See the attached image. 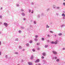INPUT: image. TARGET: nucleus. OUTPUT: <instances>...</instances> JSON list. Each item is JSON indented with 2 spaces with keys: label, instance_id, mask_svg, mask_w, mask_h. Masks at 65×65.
Here are the masks:
<instances>
[{
  "label": "nucleus",
  "instance_id": "obj_17",
  "mask_svg": "<svg viewBox=\"0 0 65 65\" xmlns=\"http://www.w3.org/2000/svg\"><path fill=\"white\" fill-rule=\"evenodd\" d=\"M36 38H37L38 37V35H36L35 36Z\"/></svg>",
  "mask_w": 65,
  "mask_h": 65
},
{
  "label": "nucleus",
  "instance_id": "obj_39",
  "mask_svg": "<svg viewBox=\"0 0 65 65\" xmlns=\"http://www.w3.org/2000/svg\"><path fill=\"white\" fill-rule=\"evenodd\" d=\"M63 50H65V48H63Z\"/></svg>",
  "mask_w": 65,
  "mask_h": 65
},
{
  "label": "nucleus",
  "instance_id": "obj_1",
  "mask_svg": "<svg viewBox=\"0 0 65 65\" xmlns=\"http://www.w3.org/2000/svg\"><path fill=\"white\" fill-rule=\"evenodd\" d=\"M4 25L6 26V27H7V26H8V24H7L6 23H4Z\"/></svg>",
  "mask_w": 65,
  "mask_h": 65
},
{
  "label": "nucleus",
  "instance_id": "obj_14",
  "mask_svg": "<svg viewBox=\"0 0 65 65\" xmlns=\"http://www.w3.org/2000/svg\"><path fill=\"white\" fill-rule=\"evenodd\" d=\"M30 43H32V40H30V41L29 42Z\"/></svg>",
  "mask_w": 65,
  "mask_h": 65
},
{
  "label": "nucleus",
  "instance_id": "obj_28",
  "mask_svg": "<svg viewBox=\"0 0 65 65\" xmlns=\"http://www.w3.org/2000/svg\"><path fill=\"white\" fill-rule=\"evenodd\" d=\"M29 12H31V10H29Z\"/></svg>",
  "mask_w": 65,
  "mask_h": 65
},
{
  "label": "nucleus",
  "instance_id": "obj_9",
  "mask_svg": "<svg viewBox=\"0 0 65 65\" xmlns=\"http://www.w3.org/2000/svg\"><path fill=\"white\" fill-rule=\"evenodd\" d=\"M62 35V34L61 33H60L58 34V35L59 36H60V35Z\"/></svg>",
  "mask_w": 65,
  "mask_h": 65
},
{
  "label": "nucleus",
  "instance_id": "obj_34",
  "mask_svg": "<svg viewBox=\"0 0 65 65\" xmlns=\"http://www.w3.org/2000/svg\"><path fill=\"white\" fill-rule=\"evenodd\" d=\"M1 42L0 41V45H1Z\"/></svg>",
  "mask_w": 65,
  "mask_h": 65
},
{
  "label": "nucleus",
  "instance_id": "obj_8",
  "mask_svg": "<svg viewBox=\"0 0 65 65\" xmlns=\"http://www.w3.org/2000/svg\"><path fill=\"white\" fill-rule=\"evenodd\" d=\"M62 16H63V17H65V14L64 13H63L62 14Z\"/></svg>",
  "mask_w": 65,
  "mask_h": 65
},
{
  "label": "nucleus",
  "instance_id": "obj_5",
  "mask_svg": "<svg viewBox=\"0 0 65 65\" xmlns=\"http://www.w3.org/2000/svg\"><path fill=\"white\" fill-rule=\"evenodd\" d=\"M22 14L23 16H25V13H22Z\"/></svg>",
  "mask_w": 65,
  "mask_h": 65
},
{
  "label": "nucleus",
  "instance_id": "obj_12",
  "mask_svg": "<svg viewBox=\"0 0 65 65\" xmlns=\"http://www.w3.org/2000/svg\"><path fill=\"white\" fill-rule=\"evenodd\" d=\"M51 43H52V44H54V42L53 41H52L51 42Z\"/></svg>",
  "mask_w": 65,
  "mask_h": 65
},
{
  "label": "nucleus",
  "instance_id": "obj_16",
  "mask_svg": "<svg viewBox=\"0 0 65 65\" xmlns=\"http://www.w3.org/2000/svg\"><path fill=\"white\" fill-rule=\"evenodd\" d=\"M49 26L47 25H46V28H49Z\"/></svg>",
  "mask_w": 65,
  "mask_h": 65
},
{
  "label": "nucleus",
  "instance_id": "obj_7",
  "mask_svg": "<svg viewBox=\"0 0 65 65\" xmlns=\"http://www.w3.org/2000/svg\"><path fill=\"white\" fill-rule=\"evenodd\" d=\"M35 41H37L38 40V39L37 38H35Z\"/></svg>",
  "mask_w": 65,
  "mask_h": 65
},
{
  "label": "nucleus",
  "instance_id": "obj_32",
  "mask_svg": "<svg viewBox=\"0 0 65 65\" xmlns=\"http://www.w3.org/2000/svg\"><path fill=\"white\" fill-rule=\"evenodd\" d=\"M51 33H53V32L52 31H50Z\"/></svg>",
  "mask_w": 65,
  "mask_h": 65
},
{
  "label": "nucleus",
  "instance_id": "obj_15",
  "mask_svg": "<svg viewBox=\"0 0 65 65\" xmlns=\"http://www.w3.org/2000/svg\"><path fill=\"white\" fill-rule=\"evenodd\" d=\"M59 61V59H57V60H56V61L57 62Z\"/></svg>",
  "mask_w": 65,
  "mask_h": 65
},
{
  "label": "nucleus",
  "instance_id": "obj_41",
  "mask_svg": "<svg viewBox=\"0 0 65 65\" xmlns=\"http://www.w3.org/2000/svg\"><path fill=\"white\" fill-rule=\"evenodd\" d=\"M22 51H25V49H23L22 50Z\"/></svg>",
  "mask_w": 65,
  "mask_h": 65
},
{
  "label": "nucleus",
  "instance_id": "obj_33",
  "mask_svg": "<svg viewBox=\"0 0 65 65\" xmlns=\"http://www.w3.org/2000/svg\"><path fill=\"white\" fill-rule=\"evenodd\" d=\"M19 33H21V31H20V30H19Z\"/></svg>",
  "mask_w": 65,
  "mask_h": 65
},
{
  "label": "nucleus",
  "instance_id": "obj_2",
  "mask_svg": "<svg viewBox=\"0 0 65 65\" xmlns=\"http://www.w3.org/2000/svg\"><path fill=\"white\" fill-rule=\"evenodd\" d=\"M53 54H57V52H56V51H53Z\"/></svg>",
  "mask_w": 65,
  "mask_h": 65
},
{
  "label": "nucleus",
  "instance_id": "obj_37",
  "mask_svg": "<svg viewBox=\"0 0 65 65\" xmlns=\"http://www.w3.org/2000/svg\"><path fill=\"white\" fill-rule=\"evenodd\" d=\"M48 37H50V35H48Z\"/></svg>",
  "mask_w": 65,
  "mask_h": 65
},
{
  "label": "nucleus",
  "instance_id": "obj_45",
  "mask_svg": "<svg viewBox=\"0 0 65 65\" xmlns=\"http://www.w3.org/2000/svg\"><path fill=\"white\" fill-rule=\"evenodd\" d=\"M64 1H65V0H63Z\"/></svg>",
  "mask_w": 65,
  "mask_h": 65
},
{
  "label": "nucleus",
  "instance_id": "obj_40",
  "mask_svg": "<svg viewBox=\"0 0 65 65\" xmlns=\"http://www.w3.org/2000/svg\"><path fill=\"white\" fill-rule=\"evenodd\" d=\"M1 55V52H0V55Z\"/></svg>",
  "mask_w": 65,
  "mask_h": 65
},
{
  "label": "nucleus",
  "instance_id": "obj_27",
  "mask_svg": "<svg viewBox=\"0 0 65 65\" xmlns=\"http://www.w3.org/2000/svg\"><path fill=\"white\" fill-rule=\"evenodd\" d=\"M55 59H57V57H55Z\"/></svg>",
  "mask_w": 65,
  "mask_h": 65
},
{
  "label": "nucleus",
  "instance_id": "obj_25",
  "mask_svg": "<svg viewBox=\"0 0 65 65\" xmlns=\"http://www.w3.org/2000/svg\"><path fill=\"white\" fill-rule=\"evenodd\" d=\"M6 58H7V55H6L5 56Z\"/></svg>",
  "mask_w": 65,
  "mask_h": 65
},
{
  "label": "nucleus",
  "instance_id": "obj_21",
  "mask_svg": "<svg viewBox=\"0 0 65 65\" xmlns=\"http://www.w3.org/2000/svg\"><path fill=\"white\" fill-rule=\"evenodd\" d=\"M42 40H44V38H43L42 39Z\"/></svg>",
  "mask_w": 65,
  "mask_h": 65
},
{
  "label": "nucleus",
  "instance_id": "obj_36",
  "mask_svg": "<svg viewBox=\"0 0 65 65\" xmlns=\"http://www.w3.org/2000/svg\"><path fill=\"white\" fill-rule=\"evenodd\" d=\"M59 7H57V9H59Z\"/></svg>",
  "mask_w": 65,
  "mask_h": 65
},
{
  "label": "nucleus",
  "instance_id": "obj_30",
  "mask_svg": "<svg viewBox=\"0 0 65 65\" xmlns=\"http://www.w3.org/2000/svg\"><path fill=\"white\" fill-rule=\"evenodd\" d=\"M2 17L1 16H0V18H2Z\"/></svg>",
  "mask_w": 65,
  "mask_h": 65
},
{
  "label": "nucleus",
  "instance_id": "obj_43",
  "mask_svg": "<svg viewBox=\"0 0 65 65\" xmlns=\"http://www.w3.org/2000/svg\"><path fill=\"white\" fill-rule=\"evenodd\" d=\"M55 36H57L56 35H55Z\"/></svg>",
  "mask_w": 65,
  "mask_h": 65
},
{
  "label": "nucleus",
  "instance_id": "obj_11",
  "mask_svg": "<svg viewBox=\"0 0 65 65\" xmlns=\"http://www.w3.org/2000/svg\"><path fill=\"white\" fill-rule=\"evenodd\" d=\"M54 44H57V42H54Z\"/></svg>",
  "mask_w": 65,
  "mask_h": 65
},
{
  "label": "nucleus",
  "instance_id": "obj_44",
  "mask_svg": "<svg viewBox=\"0 0 65 65\" xmlns=\"http://www.w3.org/2000/svg\"><path fill=\"white\" fill-rule=\"evenodd\" d=\"M63 12H64V13H65V11Z\"/></svg>",
  "mask_w": 65,
  "mask_h": 65
},
{
  "label": "nucleus",
  "instance_id": "obj_38",
  "mask_svg": "<svg viewBox=\"0 0 65 65\" xmlns=\"http://www.w3.org/2000/svg\"><path fill=\"white\" fill-rule=\"evenodd\" d=\"M19 47L20 48H21V46H20Z\"/></svg>",
  "mask_w": 65,
  "mask_h": 65
},
{
  "label": "nucleus",
  "instance_id": "obj_31",
  "mask_svg": "<svg viewBox=\"0 0 65 65\" xmlns=\"http://www.w3.org/2000/svg\"><path fill=\"white\" fill-rule=\"evenodd\" d=\"M34 24H35L36 23V22H34Z\"/></svg>",
  "mask_w": 65,
  "mask_h": 65
},
{
  "label": "nucleus",
  "instance_id": "obj_26",
  "mask_svg": "<svg viewBox=\"0 0 65 65\" xmlns=\"http://www.w3.org/2000/svg\"><path fill=\"white\" fill-rule=\"evenodd\" d=\"M63 4L64 5V6L65 5V3H63Z\"/></svg>",
  "mask_w": 65,
  "mask_h": 65
},
{
  "label": "nucleus",
  "instance_id": "obj_10",
  "mask_svg": "<svg viewBox=\"0 0 65 65\" xmlns=\"http://www.w3.org/2000/svg\"><path fill=\"white\" fill-rule=\"evenodd\" d=\"M48 47V45H46L45 46V48H46V47Z\"/></svg>",
  "mask_w": 65,
  "mask_h": 65
},
{
  "label": "nucleus",
  "instance_id": "obj_23",
  "mask_svg": "<svg viewBox=\"0 0 65 65\" xmlns=\"http://www.w3.org/2000/svg\"><path fill=\"white\" fill-rule=\"evenodd\" d=\"M21 11H24V10L22 9L21 10Z\"/></svg>",
  "mask_w": 65,
  "mask_h": 65
},
{
  "label": "nucleus",
  "instance_id": "obj_18",
  "mask_svg": "<svg viewBox=\"0 0 65 65\" xmlns=\"http://www.w3.org/2000/svg\"><path fill=\"white\" fill-rule=\"evenodd\" d=\"M33 56H31V59H33Z\"/></svg>",
  "mask_w": 65,
  "mask_h": 65
},
{
  "label": "nucleus",
  "instance_id": "obj_46",
  "mask_svg": "<svg viewBox=\"0 0 65 65\" xmlns=\"http://www.w3.org/2000/svg\"><path fill=\"white\" fill-rule=\"evenodd\" d=\"M17 65H19V64H18Z\"/></svg>",
  "mask_w": 65,
  "mask_h": 65
},
{
  "label": "nucleus",
  "instance_id": "obj_42",
  "mask_svg": "<svg viewBox=\"0 0 65 65\" xmlns=\"http://www.w3.org/2000/svg\"><path fill=\"white\" fill-rule=\"evenodd\" d=\"M24 20H25V19L24 18Z\"/></svg>",
  "mask_w": 65,
  "mask_h": 65
},
{
  "label": "nucleus",
  "instance_id": "obj_19",
  "mask_svg": "<svg viewBox=\"0 0 65 65\" xmlns=\"http://www.w3.org/2000/svg\"><path fill=\"white\" fill-rule=\"evenodd\" d=\"M42 59H44V57L43 56H42Z\"/></svg>",
  "mask_w": 65,
  "mask_h": 65
},
{
  "label": "nucleus",
  "instance_id": "obj_6",
  "mask_svg": "<svg viewBox=\"0 0 65 65\" xmlns=\"http://www.w3.org/2000/svg\"><path fill=\"white\" fill-rule=\"evenodd\" d=\"M28 64L29 65H31L32 64V63L30 62H28Z\"/></svg>",
  "mask_w": 65,
  "mask_h": 65
},
{
  "label": "nucleus",
  "instance_id": "obj_29",
  "mask_svg": "<svg viewBox=\"0 0 65 65\" xmlns=\"http://www.w3.org/2000/svg\"><path fill=\"white\" fill-rule=\"evenodd\" d=\"M33 13V10H32V11L31 12V13Z\"/></svg>",
  "mask_w": 65,
  "mask_h": 65
},
{
  "label": "nucleus",
  "instance_id": "obj_35",
  "mask_svg": "<svg viewBox=\"0 0 65 65\" xmlns=\"http://www.w3.org/2000/svg\"><path fill=\"white\" fill-rule=\"evenodd\" d=\"M38 50H40L39 48H38Z\"/></svg>",
  "mask_w": 65,
  "mask_h": 65
},
{
  "label": "nucleus",
  "instance_id": "obj_3",
  "mask_svg": "<svg viewBox=\"0 0 65 65\" xmlns=\"http://www.w3.org/2000/svg\"><path fill=\"white\" fill-rule=\"evenodd\" d=\"M39 62V60L38 59H37L35 61V63H37V62Z\"/></svg>",
  "mask_w": 65,
  "mask_h": 65
},
{
  "label": "nucleus",
  "instance_id": "obj_20",
  "mask_svg": "<svg viewBox=\"0 0 65 65\" xmlns=\"http://www.w3.org/2000/svg\"><path fill=\"white\" fill-rule=\"evenodd\" d=\"M26 45H27V46H29V44L27 43L26 44Z\"/></svg>",
  "mask_w": 65,
  "mask_h": 65
},
{
  "label": "nucleus",
  "instance_id": "obj_4",
  "mask_svg": "<svg viewBox=\"0 0 65 65\" xmlns=\"http://www.w3.org/2000/svg\"><path fill=\"white\" fill-rule=\"evenodd\" d=\"M42 55L43 56H46V54L44 52L42 53Z\"/></svg>",
  "mask_w": 65,
  "mask_h": 65
},
{
  "label": "nucleus",
  "instance_id": "obj_24",
  "mask_svg": "<svg viewBox=\"0 0 65 65\" xmlns=\"http://www.w3.org/2000/svg\"><path fill=\"white\" fill-rule=\"evenodd\" d=\"M17 6H19V5H18V4H17Z\"/></svg>",
  "mask_w": 65,
  "mask_h": 65
},
{
  "label": "nucleus",
  "instance_id": "obj_13",
  "mask_svg": "<svg viewBox=\"0 0 65 65\" xmlns=\"http://www.w3.org/2000/svg\"><path fill=\"white\" fill-rule=\"evenodd\" d=\"M32 51H33V52H35V49H32Z\"/></svg>",
  "mask_w": 65,
  "mask_h": 65
},
{
  "label": "nucleus",
  "instance_id": "obj_22",
  "mask_svg": "<svg viewBox=\"0 0 65 65\" xmlns=\"http://www.w3.org/2000/svg\"><path fill=\"white\" fill-rule=\"evenodd\" d=\"M39 45V43H37V45Z\"/></svg>",
  "mask_w": 65,
  "mask_h": 65
}]
</instances>
